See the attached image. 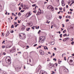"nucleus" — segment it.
I'll list each match as a JSON object with an SVG mask.
<instances>
[{"instance_id":"40","label":"nucleus","mask_w":74,"mask_h":74,"mask_svg":"<svg viewBox=\"0 0 74 74\" xmlns=\"http://www.w3.org/2000/svg\"><path fill=\"white\" fill-rule=\"evenodd\" d=\"M14 25H16V24H17V23H16V22H14Z\"/></svg>"},{"instance_id":"8","label":"nucleus","mask_w":74,"mask_h":74,"mask_svg":"<svg viewBox=\"0 0 74 74\" xmlns=\"http://www.w3.org/2000/svg\"><path fill=\"white\" fill-rule=\"evenodd\" d=\"M54 8H53V7L52 6H51V8L50 10H51L52 11H53L54 10Z\"/></svg>"},{"instance_id":"53","label":"nucleus","mask_w":74,"mask_h":74,"mask_svg":"<svg viewBox=\"0 0 74 74\" xmlns=\"http://www.w3.org/2000/svg\"><path fill=\"white\" fill-rule=\"evenodd\" d=\"M35 27L36 29H38V28H37V26H36Z\"/></svg>"},{"instance_id":"51","label":"nucleus","mask_w":74,"mask_h":74,"mask_svg":"<svg viewBox=\"0 0 74 74\" xmlns=\"http://www.w3.org/2000/svg\"><path fill=\"white\" fill-rule=\"evenodd\" d=\"M64 60H66V57H64Z\"/></svg>"},{"instance_id":"15","label":"nucleus","mask_w":74,"mask_h":74,"mask_svg":"<svg viewBox=\"0 0 74 74\" xmlns=\"http://www.w3.org/2000/svg\"><path fill=\"white\" fill-rule=\"evenodd\" d=\"M25 27H22V28H21V30H22V31H23V30H25Z\"/></svg>"},{"instance_id":"64","label":"nucleus","mask_w":74,"mask_h":74,"mask_svg":"<svg viewBox=\"0 0 74 74\" xmlns=\"http://www.w3.org/2000/svg\"><path fill=\"white\" fill-rule=\"evenodd\" d=\"M62 25V26H62V27H64V24H63Z\"/></svg>"},{"instance_id":"38","label":"nucleus","mask_w":74,"mask_h":74,"mask_svg":"<svg viewBox=\"0 0 74 74\" xmlns=\"http://www.w3.org/2000/svg\"><path fill=\"white\" fill-rule=\"evenodd\" d=\"M40 32H41V30H39L38 32V34H39L40 33Z\"/></svg>"},{"instance_id":"29","label":"nucleus","mask_w":74,"mask_h":74,"mask_svg":"<svg viewBox=\"0 0 74 74\" xmlns=\"http://www.w3.org/2000/svg\"><path fill=\"white\" fill-rule=\"evenodd\" d=\"M10 33H14V31L13 30L11 31Z\"/></svg>"},{"instance_id":"17","label":"nucleus","mask_w":74,"mask_h":74,"mask_svg":"<svg viewBox=\"0 0 74 74\" xmlns=\"http://www.w3.org/2000/svg\"><path fill=\"white\" fill-rule=\"evenodd\" d=\"M30 28H27L26 29V30H27V31H29V30H30Z\"/></svg>"},{"instance_id":"37","label":"nucleus","mask_w":74,"mask_h":74,"mask_svg":"<svg viewBox=\"0 0 74 74\" xmlns=\"http://www.w3.org/2000/svg\"><path fill=\"white\" fill-rule=\"evenodd\" d=\"M53 60H55V61L56 62V58H53Z\"/></svg>"},{"instance_id":"59","label":"nucleus","mask_w":74,"mask_h":74,"mask_svg":"<svg viewBox=\"0 0 74 74\" xmlns=\"http://www.w3.org/2000/svg\"><path fill=\"white\" fill-rule=\"evenodd\" d=\"M4 42H5V41L4 40H3V42H2V44H4Z\"/></svg>"},{"instance_id":"62","label":"nucleus","mask_w":74,"mask_h":74,"mask_svg":"<svg viewBox=\"0 0 74 74\" xmlns=\"http://www.w3.org/2000/svg\"><path fill=\"white\" fill-rule=\"evenodd\" d=\"M72 4H74V1H72Z\"/></svg>"},{"instance_id":"47","label":"nucleus","mask_w":74,"mask_h":74,"mask_svg":"<svg viewBox=\"0 0 74 74\" xmlns=\"http://www.w3.org/2000/svg\"><path fill=\"white\" fill-rule=\"evenodd\" d=\"M19 10H21L22 9V8H21V7H19Z\"/></svg>"},{"instance_id":"54","label":"nucleus","mask_w":74,"mask_h":74,"mask_svg":"<svg viewBox=\"0 0 74 74\" xmlns=\"http://www.w3.org/2000/svg\"><path fill=\"white\" fill-rule=\"evenodd\" d=\"M38 48H41V46H40L38 47Z\"/></svg>"},{"instance_id":"24","label":"nucleus","mask_w":74,"mask_h":74,"mask_svg":"<svg viewBox=\"0 0 74 74\" xmlns=\"http://www.w3.org/2000/svg\"><path fill=\"white\" fill-rule=\"evenodd\" d=\"M14 25H12L11 27V28H14Z\"/></svg>"},{"instance_id":"56","label":"nucleus","mask_w":74,"mask_h":74,"mask_svg":"<svg viewBox=\"0 0 74 74\" xmlns=\"http://www.w3.org/2000/svg\"><path fill=\"white\" fill-rule=\"evenodd\" d=\"M29 63H30V62H31V60L30 59H29Z\"/></svg>"},{"instance_id":"39","label":"nucleus","mask_w":74,"mask_h":74,"mask_svg":"<svg viewBox=\"0 0 74 74\" xmlns=\"http://www.w3.org/2000/svg\"><path fill=\"white\" fill-rule=\"evenodd\" d=\"M24 11H25V10H21V12H24Z\"/></svg>"},{"instance_id":"50","label":"nucleus","mask_w":74,"mask_h":74,"mask_svg":"<svg viewBox=\"0 0 74 74\" xmlns=\"http://www.w3.org/2000/svg\"><path fill=\"white\" fill-rule=\"evenodd\" d=\"M32 29H34V27H32Z\"/></svg>"},{"instance_id":"41","label":"nucleus","mask_w":74,"mask_h":74,"mask_svg":"<svg viewBox=\"0 0 74 74\" xmlns=\"http://www.w3.org/2000/svg\"><path fill=\"white\" fill-rule=\"evenodd\" d=\"M3 55H6V53H5V52H3Z\"/></svg>"},{"instance_id":"36","label":"nucleus","mask_w":74,"mask_h":74,"mask_svg":"<svg viewBox=\"0 0 74 74\" xmlns=\"http://www.w3.org/2000/svg\"><path fill=\"white\" fill-rule=\"evenodd\" d=\"M36 4H33L32 5V7H34L35 6H36Z\"/></svg>"},{"instance_id":"18","label":"nucleus","mask_w":74,"mask_h":74,"mask_svg":"<svg viewBox=\"0 0 74 74\" xmlns=\"http://www.w3.org/2000/svg\"><path fill=\"white\" fill-rule=\"evenodd\" d=\"M61 3L62 4H63V3H64V1H63V0H62V1H61Z\"/></svg>"},{"instance_id":"27","label":"nucleus","mask_w":74,"mask_h":74,"mask_svg":"<svg viewBox=\"0 0 74 74\" xmlns=\"http://www.w3.org/2000/svg\"><path fill=\"white\" fill-rule=\"evenodd\" d=\"M74 42H71V44H72V45H74Z\"/></svg>"},{"instance_id":"55","label":"nucleus","mask_w":74,"mask_h":74,"mask_svg":"<svg viewBox=\"0 0 74 74\" xmlns=\"http://www.w3.org/2000/svg\"><path fill=\"white\" fill-rule=\"evenodd\" d=\"M53 56H55V53H53Z\"/></svg>"},{"instance_id":"63","label":"nucleus","mask_w":74,"mask_h":74,"mask_svg":"<svg viewBox=\"0 0 74 74\" xmlns=\"http://www.w3.org/2000/svg\"><path fill=\"white\" fill-rule=\"evenodd\" d=\"M18 23H20V21H19V20H18Z\"/></svg>"},{"instance_id":"23","label":"nucleus","mask_w":74,"mask_h":74,"mask_svg":"<svg viewBox=\"0 0 74 74\" xmlns=\"http://www.w3.org/2000/svg\"><path fill=\"white\" fill-rule=\"evenodd\" d=\"M60 38H62V34H61L60 35Z\"/></svg>"},{"instance_id":"13","label":"nucleus","mask_w":74,"mask_h":74,"mask_svg":"<svg viewBox=\"0 0 74 74\" xmlns=\"http://www.w3.org/2000/svg\"><path fill=\"white\" fill-rule=\"evenodd\" d=\"M54 44H55V42L53 41L51 42V45H54Z\"/></svg>"},{"instance_id":"28","label":"nucleus","mask_w":74,"mask_h":74,"mask_svg":"<svg viewBox=\"0 0 74 74\" xmlns=\"http://www.w3.org/2000/svg\"><path fill=\"white\" fill-rule=\"evenodd\" d=\"M5 47V46H2V48H4Z\"/></svg>"},{"instance_id":"58","label":"nucleus","mask_w":74,"mask_h":74,"mask_svg":"<svg viewBox=\"0 0 74 74\" xmlns=\"http://www.w3.org/2000/svg\"><path fill=\"white\" fill-rule=\"evenodd\" d=\"M2 36H4V33L3 32V33H2Z\"/></svg>"},{"instance_id":"49","label":"nucleus","mask_w":74,"mask_h":74,"mask_svg":"<svg viewBox=\"0 0 74 74\" xmlns=\"http://www.w3.org/2000/svg\"><path fill=\"white\" fill-rule=\"evenodd\" d=\"M64 54H65L64 53H63V54H62V57H63V56H64Z\"/></svg>"},{"instance_id":"25","label":"nucleus","mask_w":74,"mask_h":74,"mask_svg":"<svg viewBox=\"0 0 74 74\" xmlns=\"http://www.w3.org/2000/svg\"><path fill=\"white\" fill-rule=\"evenodd\" d=\"M0 74H5V73H4V72H2L1 73H0Z\"/></svg>"},{"instance_id":"52","label":"nucleus","mask_w":74,"mask_h":74,"mask_svg":"<svg viewBox=\"0 0 74 74\" xmlns=\"http://www.w3.org/2000/svg\"><path fill=\"white\" fill-rule=\"evenodd\" d=\"M69 19H66V22H69Z\"/></svg>"},{"instance_id":"7","label":"nucleus","mask_w":74,"mask_h":74,"mask_svg":"<svg viewBox=\"0 0 74 74\" xmlns=\"http://www.w3.org/2000/svg\"><path fill=\"white\" fill-rule=\"evenodd\" d=\"M70 39V38H64V40H65V41H67L69 40Z\"/></svg>"},{"instance_id":"32","label":"nucleus","mask_w":74,"mask_h":74,"mask_svg":"<svg viewBox=\"0 0 74 74\" xmlns=\"http://www.w3.org/2000/svg\"><path fill=\"white\" fill-rule=\"evenodd\" d=\"M46 48H47V46H45L44 47V49H45V50H46Z\"/></svg>"},{"instance_id":"48","label":"nucleus","mask_w":74,"mask_h":74,"mask_svg":"<svg viewBox=\"0 0 74 74\" xmlns=\"http://www.w3.org/2000/svg\"><path fill=\"white\" fill-rule=\"evenodd\" d=\"M63 11L64 12L65 11V8H63Z\"/></svg>"},{"instance_id":"42","label":"nucleus","mask_w":74,"mask_h":74,"mask_svg":"<svg viewBox=\"0 0 74 74\" xmlns=\"http://www.w3.org/2000/svg\"><path fill=\"white\" fill-rule=\"evenodd\" d=\"M59 18L60 19H62V16H59Z\"/></svg>"},{"instance_id":"34","label":"nucleus","mask_w":74,"mask_h":74,"mask_svg":"<svg viewBox=\"0 0 74 74\" xmlns=\"http://www.w3.org/2000/svg\"><path fill=\"white\" fill-rule=\"evenodd\" d=\"M18 18V16H16V17H15V20H16L17 19V18Z\"/></svg>"},{"instance_id":"1","label":"nucleus","mask_w":74,"mask_h":74,"mask_svg":"<svg viewBox=\"0 0 74 74\" xmlns=\"http://www.w3.org/2000/svg\"><path fill=\"white\" fill-rule=\"evenodd\" d=\"M11 59L10 56H8L6 58L5 61L6 63L8 64H10L11 63Z\"/></svg>"},{"instance_id":"43","label":"nucleus","mask_w":74,"mask_h":74,"mask_svg":"<svg viewBox=\"0 0 74 74\" xmlns=\"http://www.w3.org/2000/svg\"><path fill=\"white\" fill-rule=\"evenodd\" d=\"M59 9L60 10V11H62V8H60Z\"/></svg>"},{"instance_id":"44","label":"nucleus","mask_w":74,"mask_h":74,"mask_svg":"<svg viewBox=\"0 0 74 74\" xmlns=\"http://www.w3.org/2000/svg\"><path fill=\"white\" fill-rule=\"evenodd\" d=\"M70 62H73V60H70Z\"/></svg>"},{"instance_id":"22","label":"nucleus","mask_w":74,"mask_h":74,"mask_svg":"<svg viewBox=\"0 0 74 74\" xmlns=\"http://www.w3.org/2000/svg\"><path fill=\"white\" fill-rule=\"evenodd\" d=\"M62 4V5L63 6H64V5H65V4L64 3H63Z\"/></svg>"},{"instance_id":"61","label":"nucleus","mask_w":74,"mask_h":74,"mask_svg":"<svg viewBox=\"0 0 74 74\" xmlns=\"http://www.w3.org/2000/svg\"><path fill=\"white\" fill-rule=\"evenodd\" d=\"M68 5H66V8H68Z\"/></svg>"},{"instance_id":"6","label":"nucleus","mask_w":74,"mask_h":74,"mask_svg":"<svg viewBox=\"0 0 74 74\" xmlns=\"http://www.w3.org/2000/svg\"><path fill=\"white\" fill-rule=\"evenodd\" d=\"M23 36V33H21V34H19V36L20 39H22Z\"/></svg>"},{"instance_id":"10","label":"nucleus","mask_w":74,"mask_h":74,"mask_svg":"<svg viewBox=\"0 0 74 74\" xmlns=\"http://www.w3.org/2000/svg\"><path fill=\"white\" fill-rule=\"evenodd\" d=\"M10 34V32H9V31H8L7 33H6V37L8 36V34Z\"/></svg>"},{"instance_id":"4","label":"nucleus","mask_w":74,"mask_h":74,"mask_svg":"<svg viewBox=\"0 0 74 74\" xmlns=\"http://www.w3.org/2000/svg\"><path fill=\"white\" fill-rule=\"evenodd\" d=\"M39 52L41 55H44V51H42L41 50H39Z\"/></svg>"},{"instance_id":"60","label":"nucleus","mask_w":74,"mask_h":74,"mask_svg":"<svg viewBox=\"0 0 74 74\" xmlns=\"http://www.w3.org/2000/svg\"><path fill=\"white\" fill-rule=\"evenodd\" d=\"M70 11H73V9H70Z\"/></svg>"},{"instance_id":"33","label":"nucleus","mask_w":74,"mask_h":74,"mask_svg":"<svg viewBox=\"0 0 74 74\" xmlns=\"http://www.w3.org/2000/svg\"><path fill=\"white\" fill-rule=\"evenodd\" d=\"M28 25H29V26H32V25L30 26V25H31V23H28Z\"/></svg>"},{"instance_id":"46","label":"nucleus","mask_w":74,"mask_h":74,"mask_svg":"<svg viewBox=\"0 0 74 74\" xmlns=\"http://www.w3.org/2000/svg\"><path fill=\"white\" fill-rule=\"evenodd\" d=\"M55 64H56V66H58V63H56Z\"/></svg>"},{"instance_id":"19","label":"nucleus","mask_w":74,"mask_h":74,"mask_svg":"<svg viewBox=\"0 0 74 74\" xmlns=\"http://www.w3.org/2000/svg\"><path fill=\"white\" fill-rule=\"evenodd\" d=\"M18 25H19V24H17L15 26V27H17V26H18Z\"/></svg>"},{"instance_id":"3","label":"nucleus","mask_w":74,"mask_h":74,"mask_svg":"<svg viewBox=\"0 0 74 74\" xmlns=\"http://www.w3.org/2000/svg\"><path fill=\"white\" fill-rule=\"evenodd\" d=\"M40 74H47L46 72H45L42 70H41L40 71Z\"/></svg>"},{"instance_id":"14","label":"nucleus","mask_w":74,"mask_h":74,"mask_svg":"<svg viewBox=\"0 0 74 74\" xmlns=\"http://www.w3.org/2000/svg\"><path fill=\"white\" fill-rule=\"evenodd\" d=\"M28 16H27V17H29V16H30V15H31V12H29L28 13Z\"/></svg>"},{"instance_id":"16","label":"nucleus","mask_w":74,"mask_h":74,"mask_svg":"<svg viewBox=\"0 0 74 74\" xmlns=\"http://www.w3.org/2000/svg\"><path fill=\"white\" fill-rule=\"evenodd\" d=\"M18 15V16H20L21 15V12H19Z\"/></svg>"},{"instance_id":"21","label":"nucleus","mask_w":74,"mask_h":74,"mask_svg":"<svg viewBox=\"0 0 74 74\" xmlns=\"http://www.w3.org/2000/svg\"><path fill=\"white\" fill-rule=\"evenodd\" d=\"M21 5L22 8H23V3H21Z\"/></svg>"},{"instance_id":"12","label":"nucleus","mask_w":74,"mask_h":74,"mask_svg":"<svg viewBox=\"0 0 74 74\" xmlns=\"http://www.w3.org/2000/svg\"><path fill=\"white\" fill-rule=\"evenodd\" d=\"M12 53L15 52L16 51V50L15 49H12Z\"/></svg>"},{"instance_id":"35","label":"nucleus","mask_w":74,"mask_h":74,"mask_svg":"<svg viewBox=\"0 0 74 74\" xmlns=\"http://www.w3.org/2000/svg\"><path fill=\"white\" fill-rule=\"evenodd\" d=\"M28 8H29L28 7H26L25 10H27V9H28Z\"/></svg>"},{"instance_id":"26","label":"nucleus","mask_w":74,"mask_h":74,"mask_svg":"<svg viewBox=\"0 0 74 74\" xmlns=\"http://www.w3.org/2000/svg\"><path fill=\"white\" fill-rule=\"evenodd\" d=\"M38 67H39V70H40V69H41V66L40 65H39V66H38Z\"/></svg>"},{"instance_id":"2","label":"nucleus","mask_w":74,"mask_h":74,"mask_svg":"<svg viewBox=\"0 0 74 74\" xmlns=\"http://www.w3.org/2000/svg\"><path fill=\"white\" fill-rule=\"evenodd\" d=\"M45 40V36L42 37H40L39 38V42H40L41 43H43Z\"/></svg>"},{"instance_id":"30","label":"nucleus","mask_w":74,"mask_h":74,"mask_svg":"<svg viewBox=\"0 0 74 74\" xmlns=\"http://www.w3.org/2000/svg\"><path fill=\"white\" fill-rule=\"evenodd\" d=\"M37 44H35L34 45V47H36V46H37Z\"/></svg>"},{"instance_id":"31","label":"nucleus","mask_w":74,"mask_h":74,"mask_svg":"<svg viewBox=\"0 0 74 74\" xmlns=\"http://www.w3.org/2000/svg\"><path fill=\"white\" fill-rule=\"evenodd\" d=\"M24 5V9H25V8H26V5Z\"/></svg>"},{"instance_id":"57","label":"nucleus","mask_w":74,"mask_h":74,"mask_svg":"<svg viewBox=\"0 0 74 74\" xmlns=\"http://www.w3.org/2000/svg\"><path fill=\"white\" fill-rule=\"evenodd\" d=\"M48 22H48V20H47L46 21V23H48Z\"/></svg>"},{"instance_id":"5","label":"nucleus","mask_w":74,"mask_h":74,"mask_svg":"<svg viewBox=\"0 0 74 74\" xmlns=\"http://www.w3.org/2000/svg\"><path fill=\"white\" fill-rule=\"evenodd\" d=\"M25 38H26V36H25V34L23 33V36L21 39H22V40H24V39H25Z\"/></svg>"},{"instance_id":"45","label":"nucleus","mask_w":74,"mask_h":74,"mask_svg":"<svg viewBox=\"0 0 74 74\" xmlns=\"http://www.w3.org/2000/svg\"><path fill=\"white\" fill-rule=\"evenodd\" d=\"M27 48H26V49H28V48H29V47L28 46H27Z\"/></svg>"},{"instance_id":"9","label":"nucleus","mask_w":74,"mask_h":74,"mask_svg":"<svg viewBox=\"0 0 74 74\" xmlns=\"http://www.w3.org/2000/svg\"><path fill=\"white\" fill-rule=\"evenodd\" d=\"M49 65H50V66H52L53 67H54V65H55V64H49Z\"/></svg>"},{"instance_id":"20","label":"nucleus","mask_w":74,"mask_h":74,"mask_svg":"<svg viewBox=\"0 0 74 74\" xmlns=\"http://www.w3.org/2000/svg\"><path fill=\"white\" fill-rule=\"evenodd\" d=\"M66 29H65L64 31H63V33H65V32H66Z\"/></svg>"},{"instance_id":"11","label":"nucleus","mask_w":74,"mask_h":74,"mask_svg":"<svg viewBox=\"0 0 74 74\" xmlns=\"http://www.w3.org/2000/svg\"><path fill=\"white\" fill-rule=\"evenodd\" d=\"M52 6H51V5H49V6H48L47 7V9H49V10H50L51 8V7H52Z\"/></svg>"}]
</instances>
